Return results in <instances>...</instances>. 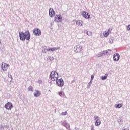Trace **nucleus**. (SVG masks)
<instances>
[{
  "label": "nucleus",
  "mask_w": 130,
  "mask_h": 130,
  "mask_svg": "<svg viewBox=\"0 0 130 130\" xmlns=\"http://www.w3.org/2000/svg\"><path fill=\"white\" fill-rule=\"evenodd\" d=\"M19 35L21 41H25V39L26 40H29V39H30V32H29V31L28 30L25 31L24 33L23 32H19Z\"/></svg>",
  "instance_id": "1"
},
{
  "label": "nucleus",
  "mask_w": 130,
  "mask_h": 130,
  "mask_svg": "<svg viewBox=\"0 0 130 130\" xmlns=\"http://www.w3.org/2000/svg\"><path fill=\"white\" fill-rule=\"evenodd\" d=\"M50 77L52 81H57L58 79V74L56 71H52L50 73Z\"/></svg>",
  "instance_id": "2"
},
{
  "label": "nucleus",
  "mask_w": 130,
  "mask_h": 130,
  "mask_svg": "<svg viewBox=\"0 0 130 130\" xmlns=\"http://www.w3.org/2000/svg\"><path fill=\"white\" fill-rule=\"evenodd\" d=\"M74 50L76 53H79L83 50V46L80 45H76L74 47Z\"/></svg>",
  "instance_id": "3"
},
{
  "label": "nucleus",
  "mask_w": 130,
  "mask_h": 130,
  "mask_svg": "<svg viewBox=\"0 0 130 130\" xmlns=\"http://www.w3.org/2000/svg\"><path fill=\"white\" fill-rule=\"evenodd\" d=\"M56 84L58 87H63V85H64V81H63L62 78L56 80Z\"/></svg>",
  "instance_id": "4"
},
{
  "label": "nucleus",
  "mask_w": 130,
  "mask_h": 130,
  "mask_svg": "<svg viewBox=\"0 0 130 130\" xmlns=\"http://www.w3.org/2000/svg\"><path fill=\"white\" fill-rule=\"evenodd\" d=\"M9 67H10V64H7V63H5V62H2V64L1 65L2 70L3 71V72H7Z\"/></svg>",
  "instance_id": "5"
},
{
  "label": "nucleus",
  "mask_w": 130,
  "mask_h": 130,
  "mask_svg": "<svg viewBox=\"0 0 130 130\" xmlns=\"http://www.w3.org/2000/svg\"><path fill=\"white\" fill-rule=\"evenodd\" d=\"M54 19L55 21L57 23H60L62 22V17H61V15H56Z\"/></svg>",
  "instance_id": "6"
},
{
  "label": "nucleus",
  "mask_w": 130,
  "mask_h": 130,
  "mask_svg": "<svg viewBox=\"0 0 130 130\" xmlns=\"http://www.w3.org/2000/svg\"><path fill=\"white\" fill-rule=\"evenodd\" d=\"M82 16L83 17V18H85V19H90V17H91L90 14L86 11H83Z\"/></svg>",
  "instance_id": "7"
},
{
  "label": "nucleus",
  "mask_w": 130,
  "mask_h": 130,
  "mask_svg": "<svg viewBox=\"0 0 130 130\" xmlns=\"http://www.w3.org/2000/svg\"><path fill=\"white\" fill-rule=\"evenodd\" d=\"M5 107L8 110H11L12 108H13V104L11 102H8L5 104Z\"/></svg>",
  "instance_id": "8"
},
{
  "label": "nucleus",
  "mask_w": 130,
  "mask_h": 130,
  "mask_svg": "<svg viewBox=\"0 0 130 130\" xmlns=\"http://www.w3.org/2000/svg\"><path fill=\"white\" fill-rule=\"evenodd\" d=\"M33 34L36 36H40L41 35V31L39 28H36L33 31Z\"/></svg>",
  "instance_id": "9"
},
{
  "label": "nucleus",
  "mask_w": 130,
  "mask_h": 130,
  "mask_svg": "<svg viewBox=\"0 0 130 130\" xmlns=\"http://www.w3.org/2000/svg\"><path fill=\"white\" fill-rule=\"evenodd\" d=\"M120 57V55H119V54H118V53H115L113 55V60L115 61H118L119 60Z\"/></svg>",
  "instance_id": "10"
},
{
  "label": "nucleus",
  "mask_w": 130,
  "mask_h": 130,
  "mask_svg": "<svg viewBox=\"0 0 130 130\" xmlns=\"http://www.w3.org/2000/svg\"><path fill=\"white\" fill-rule=\"evenodd\" d=\"M49 16H50V17H51V18H53L54 17V15L55 14V12H54V10L52 8V10H51V8H50L49 9Z\"/></svg>",
  "instance_id": "11"
},
{
  "label": "nucleus",
  "mask_w": 130,
  "mask_h": 130,
  "mask_svg": "<svg viewBox=\"0 0 130 130\" xmlns=\"http://www.w3.org/2000/svg\"><path fill=\"white\" fill-rule=\"evenodd\" d=\"M34 95L35 97H39L41 95V93L39 90H36Z\"/></svg>",
  "instance_id": "12"
},
{
  "label": "nucleus",
  "mask_w": 130,
  "mask_h": 130,
  "mask_svg": "<svg viewBox=\"0 0 130 130\" xmlns=\"http://www.w3.org/2000/svg\"><path fill=\"white\" fill-rule=\"evenodd\" d=\"M100 124H101V120L98 119L95 121V125H96V126H99V125H100Z\"/></svg>",
  "instance_id": "13"
},
{
  "label": "nucleus",
  "mask_w": 130,
  "mask_h": 130,
  "mask_svg": "<svg viewBox=\"0 0 130 130\" xmlns=\"http://www.w3.org/2000/svg\"><path fill=\"white\" fill-rule=\"evenodd\" d=\"M62 125H63L64 126V127H66V128H70V124H68L67 122H63L62 123Z\"/></svg>",
  "instance_id": "14"
},
{
  "label": "nucleus",
  "mask_w": 130,
  "mask_h": 130,
  "mask_svg": "<svg viewBox=\"0 0 130 130\" xmlns=\"http://www.w3.org/2000/svg\"><path fill=\"white\" fill-rule=\"evenodd\" d=\"M107 77H108V74L106 73L104 76H102L101 77V79L103 80V81H104V80H106L107 79Z\"/></svg>",
  "instance_id": "15"
},
{
  "label": "nucleus",
  "mask_w": 130,
  "mask_h": 130,
  "mask_svg": "<svg viewBox=\"0 0 130 130\" xmlns=\"http://www.w3.org/2000/svg\"><path fill=\"white\" fill-rule=\"evenodd\" d=\"M76 24V25H78V26H82L83 25V24H82V21L80 20H77Z\"/></svg>",
  "instance_id": "16"
},
{
  "label": "nucleus",
  "mask_w": 130,
  "mask_h": 130,
  "mask_svg": "<svg viewBox=\"0 0 130 130\" xmlns=\"http://www.w3.org/2000/svg\"><path fill=\"white\" fill-rule=\"evenodd\" d=\"M122 104H118L115 105V108H121L122 107Z\"/></svg>",
  "instance_id": "17"
},
{
  "label": "nucleus",
  "mask_w": 130,
  "mask_h": 130,
  "mask_svg": "<svg viewBox=\"0 0 130 130\" xmlns=\"http://www.w3.org/2000/svg\"><path fill=\"white\" fill-rule=\"evenodd\" d=\"M46 50H47V47L45 46L43 48V49L42 50V52H43V53H46Z\"/></svg>",
  "instance_id": "18"
},
{
  "label": "nucleus",
  "mask_w": 130,
  "mask_h": 130,
  "mask_svg": "<svg viewBox=\"0 0 130 130\" xmlns=\"http://www.w3.org/2000/svg\"><path fill=\"white\" fill-rule=\"evenodd\" d=\"M55 51V48L53 47V48H50L47 49V51Z\"/></svg>",
  "instance_id": "19"
},
{
  "label": "nucleus",
  "mask_w": 130,
  "mask_h": 130,
  "mask_svg": "<svg viewBox=\"0 0 130 130\" xmlns=\"http://www.w3.org/2000/svg\"><path fill=\"white\" fill-rule=\"evenodd\" d=\"M109 36V32L108 31H105V33L104 34V37H108Z\"/></svg>",
  "instance_id": "20"
},
{
  "label": "nucleus",
  "mask_w": 130,
  "mask_h": 130,
  "mask_svg": "<svg viewBox=\"0 0 130 130\" xmlns=\"http://www.w3.org/2000/svg\"><path fill=\"white\" fill-rule=\"evenodd\" d=\"M101 53L102 54V56H105V55H106V54H107L105 50L101 52Z\"/></svg>",
  "instance_id": "21"
},
{
  "label": "nucleus",
  "mask_w": 130,
  "mask_h": 130,
  "mask_svg": "<svg viewBox=\"0 0 130 130\" xmlns=\"http://www.w3.org/2000/svg\"><path fill=\"white\" fill-rule=\"evenodd\" d=\"M92 82H93V81H92V80L90 81V82L87 84V88H90V87H91Z\"/></svg>",
  "instance_id": "22"
},
{
  "label": "nucleus",
  "mask_w": 130,
  "mask_h": 130,
  "mask_svg": "<svg viewBox=\"0 0 130 130\" xmlns=\"http://www.w3.org/2000/svg\"><path fill=\"white\" fill-rule=\"evenodd\" d=\"M105 51H106V53H107H107H108V54H111V50L108 49V50H105Z\"/></svg>",
  "instance_id": "23"
},
{
  "label": "nucleus",
  "mask_w": 130,
  "mask_h": 130,
  "mask_svg": "<svg viewBox=\"0 0 130 130\" xmlns=\"http://www.w3.org/2000/svg\"><path fill=\"white\" fill-rule=\"evenodd\" d=\"M58 94L60 97H63V95H64V93H63V92L62 91L59 92Z\"/></svg>",
  "instance_id": "24"
},
{
  "label": "nucleus",
  "mask_w": 130,
  "mask_h": 130,
  "mask_svg": "<svg viewBox=\"0 0 130 130\" xmlns=\"http://www.w3.org/2000/svg\"><path fill=\"white\" fill-rule=\"evenodd\" d=\"M114 41V38H111L109 39V42L110 43H113V41Z\"/></svg>",
  "instance_id": "25"
},
{
  "label": "nucleus",
  "mask_w": 130,
  "mask_h": 130,
  "mask_svg": "<svg viewBox=\"0 0 130 130\" xmlns=\"http://www.w3.org/2000/svg\"><path fill=\"white\" fill-rule=\"evenodd\" d=\"M86 34L88 36H91V35H92V32H91V31H88L86 32Z\"/></svg>",
  "instance_id": "26"
},
{
  "label": "nucleus",
  "mask_w": 130,
  "mask_h": 130,
  "mask_svg": "<svg viewBox=\"0 0 130 130\" xmlns=\"http://www.w3.org/2000/svg\"><path fill=\"white\" fill-rule=\"evenodd\" d=\"M94 120H98V119H100V117L98 116H94Z\"/></svg>",
  "instance_id": "27"
},
{
  "label": "nucleus",
  "mask_w": 130,
  "mask_h": 130,
  "mask_svg": "<svg viewBox=\"0 0 130 130\" xmlns=\"http://www.w3.org/2000/svg\"><path fill=\"white\" fill-rule=\"evenodd\" d=\"M68 114V112L65 111L61 113V115H67Z\"/></svg>",
  "instance_id": "28"
},
{
  "label": "nucleus",
  "mask_w": 130,
  "mask_h": 130,
  "mask_svg": "<svg viewBox=\"0 0 130 130\" xmlns=\"http://www.w3.org/2000/svg\"><path fill=\"white\" fill-rule=\"evenodd\" d=\"M37 83L38 84H39V85L42 84V80H38Z\"/></svg>",
  "instance_id": "29"
},
{
  "label": "nucleus",
  "mask_w": 130,
  "mask_h": 130,
  "mask_svg": "<svg viewBox=\"0 0 130 130\" xmlns=\"http://www.w3.org/2000/svg\"><path fill=\"white\" fill-rule=\"evenodd\" d=\"M102 56V55L101 54V52H100L98 55H97V57H101Z\"/></svg>",
  "instance_id": "30"
},
{
  "label": "nucleus",
  "mask_w": 130,
  "mask_h": 130,
  "mask_svg": "<svg viewBox=\"0 0 130 130\" xmlns=\"http://www.w3.org/2000/svg\"><path fill=\"white\" fill-rule=\"evenodd\" d=\"M112 30V29H111V28H109L108 29V31H107V32H108V33H109H109L110 34V33H111V31Z\"/></svg>",
  "instance_id": "31"
},
{
  "label": "nucleus",
  "mask_w": 130,
  "mask_h": 130,
  "mask_svg": "<svg viewBox=\"0 0 130 130\" xmlns=\"http://www.w3.org/2000/svg\"><path fill=\"white\" fill-rule=\"evenodd\" d=\"M33 88L32 87V86H29L28 88V91H32Z\"/></svg>",
  "instance_id": "32"
},
{
  "label": "nucleus",
  "mask_w": 130,
  "mask_h": 130,
  "mask_svg": "<svg viewBox=\"0 0 130 130\" xmlns=\"http://www.w3.org/2000/svg\"><path fill=\"white\" fill-rule=\"evenodd\" d=\"M90 130H94V125H92L90 126Z\"/></svg>",
  "instance_id": "33"
},
{
  "label": "nucleus",
  "mask_w": 130,
  "mask_h": 130,
  "mask_svg": "<svg viewBox=\"0 0 130 130\" xmlns=\"http://www.w3.org/2000/svg\"><path fill=\"white\" fill-rule=\"evenodd\" d=\"M93 79H94V75H91L90 81H93Z\"/></svg>",
  "instance_id": "34"
},
{
  "label": "nucleus",
  "mask_w": 130,
  "mask_h": 130,
  "mask_svg": "<svg viewBox=\"0 0 130 130\" xmlns=\"http://www.w3.org/2000/svg\"><path fill=\"white\" fill-rule=\"evenodd\" d=\"M55 50H57L58 49H60V47H54Z\"/></svg>",
  "instance_id": "35"
},
{
  "label": "nucleus",
  "mask_w": 130,
  "mask_h": 130,
  "mask_svg": "<svg viewBox=\"0 0 130 130\" xmlns=\"http://www.w3.org/2000/svg\"><path fill=\"white\" fill-rule=\"evenodd\" d=\"M127 30H128V31H129L130 30V24L128 25V26H127Z\"/></svg>",
  "instance_id": "36"
},
{
  "label": "nucleus",
  "mask_w": 130,
  "mask_h": 130,
  "mask_svg": "<svg viewBox=\"0 0 130 130\" xmlns=\"http://www.w3.org/2000/svg\"><path fill=\"white\" fill-rule=\"evenodd\" d=\"M49 59H50V60H53L54 59V57H49Z\"/></svg>",
  "instance_id": "37"
},
{
  "label": "nucleus",
  "mask_w": 130,
  "mask_h": 130,
  "mask_svg": "<svg viewBox=\"0 0 130 130\" xmlns=\"http://www.w3.org/2000/svg\"><path fill=\"white\" fill-rule=\"evenodd\" d=\"M122 121H123V120L122 119H118V122H122Z\"/></svg>",
  "instance_id": "38"
},
{
  "label": "nucleus",
  "mask_w": 130,
  "mask_h": 130,
  "mask_svg": "<svg viewBox=\"0 0 130 130\" xmlns=\"http://www.w3.org/2000/svg\"><path fill=\"white\" fill-rule=\"evenodd\" d=\"M75 130H80V129L79 128L75 127Z\"/></svg>",
  "instance_id": "39"
},
{
  "label": "nucleus",
  "mask_w": 130,
  "mask_h": 130,
  "mask_svg": "<svg viewBox=\"0 0 130 130\" xmlns=\"http://www.w3.org/2000/svg\"><path fill=\"white\" fill-rule=\"evenodd\" d=\"M75 82H76V81H75V80H73L71 82V83H75Z\"/></svg>",
  "instance_id": "40"
},
{
  "label": "nucleus",
  "mask_w": 130,
  "mask_h": 130,
  "mask_svg": "<svg viewBox=\"0 0 130 130\" xmlns=\"http://www.w3.org/2000/svg\"><path fill=\"white\" fill-rule=\"evenodd\" d=\"M0 44H1V41H0Z\"/></svg>",
  "instance_id": "41"
},
{
  "label": "nucleus",
  "mask_w": 130,
  "mask_h": 130,
  "mask_svg": "<svg viewBox=\"0 0 130 130\" xmlns=\"http://www.w3.org/2000/svg\"><path fill=\"white\" fill-rule=\"evenodd\" d=\"M69 130H71V129H69Z\"/></svg>",
  "instance_id": "42"
}]
</instances>
